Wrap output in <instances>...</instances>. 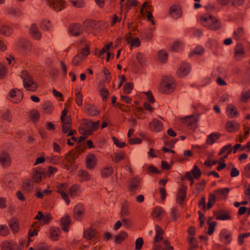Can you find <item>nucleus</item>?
<instances>
[{
  "label": "nucleus",
  "mask_w": 250,
  "mask_h": 250,
  "mask_svg": "<svg viewBox=\"0 0 250 250\" xmlns=\"http://www.w3.org/2000/svg\"><path fill=\"white\" fill-rule=\"evenodd\" d=\"M83 151V148L81 145H77L75 147L71 150L65 156V160L68 164L64 165V167L67 169H69V166H73L75 163V160L78 157L79 154Z\"/></svg>",
  "instance_id": "1"
},
{
  "label": "nucleus",
  "mask_w": 250,
  "mask_h": 250,
  "mask_svg": "<svg viewBox=\"0 0 250 250\" xmlns=\"http://www.w3.org/2000/svg\"><path fill=\"white\" fill-rule=\"evenodd\" d=\"M200 22L204 26L212 30H217L220 27L219 21L214 17L208 14L201 17Z\"/></svg>",
  "instance_id": "2"
},
{
  "label": "nucleus",
  "mask_w": 250,
  "mask_h": 250,
  "mask_svg": "<svg viewBox=\"0 0 250 250\" xmlns=\"http://www.w3.org/2000/svg\"><path fill=\"white\" fill-rule=\"evenodd\" d=\"M20 76L23 80V86L27 90L32 92L36 91L37 85L27 71L22 70Z\"/></svg>",
  "instance_id": "3"
},
{
  "label": "nucleus",
  "mask_w": 250,
  "mask_h": 250,
  "mask_svg": "<svg viewBox=\"0 0 250 250\" xmlns=\"http://www.w3.org/2000/svg\"><path fill=\"white\" fill-rule=\"evenodd\" d=\"M199 117L198 115H190L187 116L184 118L176 119L175 120L176 123L175 124L176 125L177 122L179 120L184 125L189 127L192 129H194L196 128V124L199 121Z\"/></svg>",
  "instance_id": "4"
},
{
  "label": "nucleus",
  "mask_w": 250,
  "mask_h": 250,
  "mask_svg": "<svg viewBox=\"0 0 250 250\" xmlns=\"http://www.w3.org/2000/svg\"><path fill=\"white\" fill-rule=\"evenodd\" d=\"M171 88V77H164L158 86L159 91L164 94H168L170 93Z\"/></svg>",
  "instance_id": "5"
},
{
  "label": "nucleus",
  "mask_w": 250,
  "mask_h": 250,
  "mask_svg": "<svg viewBox=\"0 0 250 250\" xmlns=\"http://www.w3.org/2000/svg\"><path fill=\"white\" fill-rule=\"evenodd\" d=\"M191 70L190 64L187 62H183L179 65L176 72V74L179 78H185L189 75Z\"/></svg>",
  "instance_id": "6"
},
{
  "label": "nucleus",
  "mask_w": 250,
  "mask_h": 250,
  "mask_svg": "<svg viewBox=\"0 0 250 250\" xmlns=\"http://www.w3.org/2000/svg\"><path fill=\"white\" fill-rule=\"evenodd\" d=\"M16 45L18 48L25 54H28L31 50L32 44L30 42L25 39H19Z\"/></svg>",
  "instance_id": "7"
},
{
  "label": "nucleus",
  "mask_w": 250,
  "mask_h": 250,
  "mask_svg": "<svg viewBox=\"0 0 250 250\" xmlns=\"http://www.w3.org/2000/svg\"><path fill=\"white\" fill-rule=\"evenodd\" d=\"M100 124V121L94 122L92 121H89L85 119H83L82 120V125L83 126L89 131L91 134L93 131L97 130L99 127Z\"/></svg>",
  "instance_id": "8"
},
{
  "label": "nucleus",
  "mask_w": 250,
  "mask_h": 250,
  "mask_svg": "<svg viewBox=\"0 0 250 250\" xmlns=\"http://www.w3.org/2000/svg\"><path fill=\"white\" fill-rule=\"evenodd\" d=\"M140 187V181L136 177H133L129 182L128 190L131 195H134Z\"/></svg>",
  "instance_id": "9"
},
{
  "label": "nucleus",
  "mask_w": 250,
  "mask_h": 250,
  "mask_svg": "<svg viewBox=\"0 0 250 250\" xmlns=\"http://www.w3.org/2000/svg\"><path fill=\"white\" fill-rule=\"evenodd\" d=\"M187 195V187L183 186L179 189L176 196V202L180 206H183L184 204Z\"/></svg>",
  "instance_id": "10"
},
{
  "label": "nucleus",
  "mask_w": 250,
  "mask_h": 250,
  "mask_svg": "<svg viewBox=\"0 0 250 250\" xmlns=\"http://www.w3.org/2000/svg\"><path fill=\"white\" fill-rule=\"evenodd\" d=\"M11 158L9 153L5 150L0 153V164L3 167H7L11 164Z\"/></svg>",
  "instance_id": "11"
},
{
  "label": "nucleus",
  "mask_w": 250,
  "mask_h": 250,
  "mask_svg": "<svg viewBox=\"0 0 250 250\" xmlns=\"http://www.w3.org/2000/svg\"><path fill=\"white\" fill-rule=\"evenodd\" d=\"M84 212V207L82 204H78L73 209V217L77 220H81L82 216Z\"/></svg>",
  "instance_id": "12"
},
{
  "label": "nucleus",
  "mask_w": 250,
  "mask_h": 250,
  "mask_svg": "<svg viewBox=\"0 0 250 250\" xmlns=\"http://www.w3.org/2000/svg\"><path fill=\"white\" fill-rule=\"evenodd\" d=\"M29 34L34 39L37 41L40 40L42 38V33L35 23L31 24L29 29Z\"/></svg>",
  "instance_id": "13"
},
{
  "label": "nucleus",
  "mask_w": 250,
  "mask_h": 250,
  "mask_svg": "<svg viewBox=\"0 0 250 250\" xmlns=\"http://www.w3.org/2000/svg\"><path fill=\"white\" fill-rule=\"evenodd\" d=\"M48 4L53 9L56 11H60L64 8L63 2L59 0H46Z\"/></svg>",
  "instance_id": "14"
},
{
  "label": "nucleus",
  "mask_w": 250,
  "mask_h": 250,
  "mask_svg": "<svg viewBox=\"0 0 250 250\" xmlns=\"http://www.w3.org/2000/svg\"><path fill=\"white\" fill-rule=\"evenodd\" d=\"M226 113L230 118H235L239 116V112L236 106L232 104H229L226 107Z\"/></svg>",
  "instance_id": "15"
},
{
  "label": "nucleus",
  "mask_w": 250,
  "mask_h": 250,
  "mask_svg": "<svg viewBox=\"0 0 250 250\" xmlns=\"http://www.w3.org/2000/svg\"><path fill=\"white\" fill-rule=\"evenodd\" d=\"M96 164V157L93 154H90L85 157V165L89 169H92Z\"/></svg>",
  "instance_id": "16"
},
{
  "label": "nucleus",
  "mask_w": 250,
  "mask_h": 250,
  "mask_svg": "<svg viewBox=\"0 0 250 250\" xmlns=\"http://www.w3.org/2000/svg\"><path fill=\"white\" fill-rule=\"evenodd\" d=\"M151 130L155 132L162 131L163 129L162 123L157 119H154L149 124Z\"/></svg>",
  "instance_id": "17"
},
{
  "label": "nucleus",
  "mask_w": 250,
  "mask_h": 250,
  "mask_svg": "<svg viewBox=\"0 0 250 250\" xmlns=\"http://www.w3.org/2000/svg\"><path fill=\"white\" fill-rule=\"evenodd\" d=\"M220 239L225 244L228 245L231 241L230 233L226 229H223L220 234Z\"/></svg>",
  "instance_id": "18"
},
{
  "label": "nucleus",
  "mask_w": 250,
  "mask_h": 250,
  "mask_svg": "<svg viewBox=\"0 0 250 250\" xmlns=\"http://www.w3.org/2000/svg\"><path fill=\"white\" fill-rule=\"evenodd\" d=\"M69 32L72 35L78 36L83 33V30L80 24L75 23L70 26Z\"/></svg>",
  "instance_id": "19"
},
{
  "label": "nucleus",
  "mask_w": 250,
  "mask_h": 250,
  "mask_svg": "<svg viewBox=\"0 0 250 250\" xmlns=\"http://www.w3.org/2000/svg\"><path fill=\"white\" fill-rule=\"evenodd\" d=\"M1 250H17L18 246L13 242L4 241L1 244Z\"/></svg>",
  "instance_id": "20"
},
{
  "label": "nucleus",
  "mask_w": 250,
  "mask_h": 250,
  "mask_svg": "<svg viewBox=\"0 0 250 250\" xmlns=\"http://www.w3.org/2000/svg\"><path fill=\"white\" fill-rule=\"evenodd\" d=\"M229 191V188H220L214 190V193L218 199H223L225 198Z\"/></svg>",
  "instance_id": "21"
},
{
  "label": "nucleus",
  "mask_w": 250,
  "mask_h": 250,
  "mask_svg": "<svg viewBox=\"0 0 250 250\" xmlns=\"http://www.w3.org/2000/svg\"><path fill=\"white\" fill-rule=\"evenodd\" d=\"M245 54V51L241 44H237L234 52V57L237 61L240 60Z\"/></svg>",
  "instance_id": "22"
},
{
  "label": "nucleus",
  "mask_w": 250,
  "mask_h": 250,
  "mask_svg": "<svg viewBox=\"0 0 250 250\" xmlns=\"http://www.w3.org/2000/svg\"><path fill=\"white\" fill-rule=\"evenodd\" d=\"M240 125L235 121H229L226 125V128L228 132H234L239 128Z\"/></svg>",
  "instance_id": "23"
},
{
  "label": "nucleus",
  "mask_w": 250,
  "mask_h": 250,
  "mask_svg": "<svg viewBox=\"0 0 250 250\" xmlns=\"http://www.w3.org/2000/svg\"><path fill=\"white\" fill-rule=\"evenodd\" d=\"M46 176L45 172L41 169H37L33 174L32 177L36 183H40L42 178Z\"/></svg>",
  "instance_id": "24"
},
{
  "label": "nucleus",
  "mask_w": 250,
  "mask_h": 250,
  "mask_svg": "<svg viewBox=\"0 0 250 250\" xmlns=\"http://www.w3.org/2000/svg\"><path fill=\"white\" fill-rule=\"evenodd\" d=\"M8 224L10 229L14 232V233L18 232L19 230V227L18 220L17 219L15 218H12L9 221Z\"/></svg>",
  "instance_id": "25"
},
{
  "label": "nucleus",
  "mask_w": 250,
  "mask_h": 250,
  "mask_svg": "<svg viewBox=\"0 0 250 250\" xmlns=\"http://www.w3.org/2000/svg\"><path fill=\"white\" fill-rule=\"evenodd\" d=\"M97 23L95 21L90 20L84 22V29L86 32H90L96 28Z\"/></svg>",
  "instance_id": "26"
},
{
  "label": "nucleus",
  "mask_w": 250,
  "mask_h": 250,
  "mask_svg": "<svg viewBox=\"0 0 250 250\" xmlns=\"http://www.w3.org/2000/svg\"><path fill=\"white\" fill-rule=\"evenodd\" d=\"M182 10L179 5H173V19H178L182 16Z\"/></svg>",
  "instance_id": "27"
},
{
  "label": "nucleus",
  "mask_w": 250,
  "mask_h": 250,
  "mask_svg": "<svg viewBox=\"0 0 250 250\" xmlns=\"http://www.w3.org/2000/svg\"><path fill=\"white\" fill-rule=\"evenodd\" d=\"M61 232L60 229L58 227H52L50 229V237L54 241L57 240L59 239L60 233Z\"/></svg>",
  "instance_id": "28"
},
{
  "label": "nucleus",
  "mask_w": 250,
  "mask_h": 250,
  "mask_svg": "<svg viewBox=\"0 0 250 250\" xmlns=\"http://www.w3.org/2000/svg\"><path fill=\"white\" fill-rule=\"evenodd\" d=\"M96 234V229L92 228H89L85 230L84 232V237L87 240H90L95 237Z\"/></svg>",
  "instance_id": "29"
},
{
  "label": "nucleus",
  "mask_w": 250,
  "mask_h": 250,
  "mask_svg": "<svg viewBox=\"0 0 250 250\" xmlns=\"http://www.w3.org/2000/svg\"><path fill=\"white\" fill-rule=\"evenodd\" d=\"M6 13L14 17H20L22 15L21 11L18 8L9 7L6 10Z\"/></svg>",
  "instance_id": "30"
},
{
  "label": "nucleus",
  "mask_w": 250,
  "mask_h": 250,
  "mask_svg": "<svg viewBox=\"0 0 250 250\" xmlns=\"http://www.w3.org/2000/svg\"><path fill=\"white\" fill-rule=\"evenodd\" d=\"M205 52L204 48L201 46H198L193 49L189 53V57H193L194 55L202 56L204 54Z\"/></svg>",
  "instance_id": "31"
},
{
  "label": "nucleus",
  "mask_w": 250,
  "mask_h": 250,
  "mask_svg": "<svg viewBox=\"0 0 250 250\" xmlns=\"http://www.w3.org/2000/svg\"><path fill=\"white\" fill-rule=\"evenodd\" d=\"M61 224L62 226V229L65 231H67V228L70 224V217L67 216L62 218L61 219Z\"/></svg>",
  "instance_id": "32"
},
{
  "label": "nucleus",
  "mask_w": 250,
  "mask_h": 250,
  "mask_svg": "<svg viewBox=\"0 0 250 250\" xmlns=\"http://www.w3.org/2000/svg\"><path fill=\"white\" fill-rule=\"evenodd\" d=\"M220 134L218 133H213L209 134L207 139L206 143L208 145H211L219 138Z\"/></svg>",
  "instance_id": "33"
},
{
  "label": "nucleus",
  "mask_w": 250,
  "mask_h": 250,
  "mask_svg": "<svg viewBox=\"0 0 250 250\" xmlns=\"http://www.w3.org/2000/svg\"><path fill=\"white\" fill-rule=\"evenodd\" d=\"M13 32L12 28L8 25H0V33L5 36H9Z\"/></svg>",
  "instance_id": "34"
},
{
  "label": "nucleus",
  "mask_w": 250,
  "mask_h": 250,
  "mask_svg": "<svg viewBox=\"0 0 250 250\" xmlns=\"http://www.w3.org/2000/svg\"><path fill=\"white\" fill-rule=\"evenodd\" d=\"M88 113L91 116H95L99 113L98 110L93 105L88 104L85 106Z\"/></svg>",
  "instance_id": "35"
},
{
  "label": "nucleus",
  "mask_w": 250,
  "mask_h": 250,
  "mask_svg": "<svg viewBox=\"0 0 250 250\" xmlns=\"http://www.w3.org/2000/svg\"><path fill=\"white\" fill-rule=\"evenodd\" d=\"M113 172L112 167H106L102 169L101 174L103 178H106L110 176Z\"/></svg>",
  "instance_id": "36"
},
{
  "label": "nucleus",
  "mask_w": 250,
  "mask_h": 250,
  "mask_svg": "<svg viewBox=\"0 0 250 250\" xmlns=\"http://www.w3.org/2000/svg\"><path fill=\"white\" fill-rule=\"evenodd\" d=\"M216 199L217 198L214 193L213 194L210 193L209 194L208 201V205L207 206V209H209L212 208V207L213 206L214 204L216 202Z\"/></svg>",
  "instance_id": "37"
},
{
  "label": "nucleus",
  "mask_w": 250,
  "mask_h": 250,
  "mask_svg": "<svg viewBox=\"0 0 250 250\" xmlns=\"http://www.w3.org/2000/svg\"><path fill=\"white\" fill-rule=\"evenodd\" d=\"M78 175L81 178V182L89 180L90 178V175L88 172L84 170H79Z\"/></svg>",
  "instance_id": "38"
},
{
  "label": "nucleus",
  "mask_w": 250,
  "mask_h": 250,
  "mask_svg": "<svg viewBox=\"0 0 250 250\" xmlns=\"http://www.w3.org/2000/svg\"><path fill=\"white\" fill-rule=\"evenodd\" d=\"M159 61L162 63H165L167 59V54L165 50H160L158 53Z\"/></svg>",
  "instance_id": "39"
},
{
  "label": "nucleus",
  "mask_w": 250,
  "mask_h": 250,
  "mask_svg": "<svg viewBox=\"0 0 250 250\" xmlns=\"http://www.w3.org/2000/svg\"><path fill=\"white\" fill-rule=\"evenodd\" d=\"M183 49V43L179 41L173 42V52H179Z\"/></svg>",
  "instance_id": "40"
},
{
  "label": "nucleus",
  "mask_w": 250,
  "mask_h": 250,
  "mask_svg": "<svg viewBox=\"0 0 250 250\" xmlns=\"http://www.w3.org/2000/svg\"><path fill=\"white\" fill-rule=\"evenodd\" d=\"M128 204L126 203H124L122 206L121 211V216L122 218H124L126 216H129L130 215V212L128 211Z\"/></svg>",
  "instance_id": "41"
},
{
  "label": "nucleus",
  "mask_w": 250,
  "mask_h": 250,
  "mask_svg": "<svg viewBox=\"0 0 250 250\" xmlns=\"http://www.w3.org/2000/svg\"><path fill=\"white\" fill-rule=\"evenodd\" d=\"M127 236L126 232L122 231L120 232L116 236L115 242L116 243H121Z\"/></svg>",
  "instance_id": "42"
},
{
  "label": "nucleus",
  "mask_w": 250,
  "mask_h": 250,
  "mask_svg": "<svg viewBox=\"0 0 250 250\" xmlns=\"http://www.w3.org/2000/svg\"><path fill=\"white\" fill-rule=\"evenodd\" d=\"M232 151V148L231 147V144H228L226 146H225L221 150L220 152L219 153V155H221L223 154H226L227 155L229 154Z\"/></svg>",
  "instance_id": "43"
},
{
  "label": "nucleus",
  "mask_w": 250,
  "mask_h": 250,
  "mask_svg": "<svg viewBox=\"0 0 250 250\" xmlns=\"http://www.w3.org/2000/svg\"><path fill=\"white\" fill-rule=\"evenodd\" d=\"M84 59L83 57L82 56V55L78 53L73 58L72 64L74 66H77L79 65V63Z\"/></svg>",
  "instance_id": "44"
},
{
  "label": "nucleus",
  "mask_w": 250,
  "mask_h": 250,
  "mask_svg": "<svg viewBox=\"0 0 250 250\" xmlns=\"http://www.w3.org/2000/svg\"><path fill=\"white\" fill-rule=\"evenodd\" d=\"M80 189V187L77 184H74L71 186L69 188V194L71 197L76 196L75 192L79 191Z\"/></svg>",
  "instance_id": "45"
},
{
  "label": "nucleus",
  "mask_w": 250,
  "mask_h": 250,
  "mask_svg": "<svg viewBox=\"0 0 250 250\" xmlns=\"http://www.w3.org/2000/svg\"><path fill=\"white\" fill-rule=\"evenodd\" d=\"M190 172L192 173V176H194L195 179L199 178L201 174V170L198 168V167L196 166H194L193 169Z\"/></svg>",
  "instance_id": "46"
},
{
  "label": "nucleus",
  "mask_w": 250,
  "mask_h": 250,
  "mask_svg": "<svg viewBox=\"0 0 250 250\" xmlns=\"http://www.w3.org/2000/svg\"><path fill=\"white\" fill-rule=\"evenodd\" d=\"M244 34L243 29L242 27H238L233 33V37L235 39H240Z\"/></svg>",
  "instance_id": "47"
},
{
  "label": "nucleus",
  "mask_w": 250,
  "mask_h": 250,
  "mask_svg": "<svg viewBox=\"0 0 250 250\" xmlns=\"http://www.w3.org/2000/svg\"><path fill=\"white\" fill-rule=\"evenodd\" d=\"M133 88V84L132 83H125L124 86V93L129 94Z\"/></svg>",
  "instance_id": "48"
},
{
  "label": "nucleus",
  "mask_w": 250,
  "mask_h": 250,
  "mask_svg": "<svg viewBox=\"0 0 250 250\" xmlns=\"http://www.w3.org/2000/svg\"><path fill=\"white\" fill-rule=\"evenodd\" d=\"M9 232L8 227L5 225H0V235L2 236H6Z\"/></svg>",
  "instance_id": "49"
},
{
  "label": "nucleus",
  "mask_w": 250,
  "mask_h": 250,
  "mask_svg": "<svg viewBox=\"0 0 250 250\" xmlns=\"http://www.w3.org/2000/svg\"><path fill=\"white\" fill-rule=\"evenodd\" d=\"M90 53V47L89 45H86L84 48H83L81 52L79 53L80 54L82 55V56L83 57L84 59H85Z\"/></svg>",
  "instance_id": "50"
},
{
  "label": "nucleus",
  "mask_w": 250,
  "mask_h": 250,
  "mask_svg": "<svg viewBox=\"0 0 250 250\" xmlns=\"http://www.w3.org/2000/svg\"><path fill=\"white\" fill-rule=\"evenodd\" d=\"M16 96H17V99L15 100H11V101H12L13 103H17L20 101L23 98V93L22 91L19 89H16Z\"/></svg>",
  "instance_id": "51"
},
{
  "label": "nucleus",
  "mask_w": 250,
  "mask_h": 250,
  "mask_svg": "<svg viewBox=\"0 0 250 250\" xmlns=\"http://www.w3.org/2000/svg\"><path fill=\"white\" fill-rule=\"evenodd\" d=\"M109 94L108 90L106 88H103L100 90V95L102 97L104 101H106Z\"/></svg>",
  "instance_id": "52"
},
{
  "label": "nucleus",
  "mask_w": 250,
  "mask_h": 250,
  "mask_svg": "<svg viewBox=\"0 0 250 250\" xmlns=\"http://www.w3.org/2000/svg\"><path fill=\"white\" fill-rule=\"evenodd\" d=\"M113 44L112 42H109L108 44L105 45L102 50L99 52V56L100 57L101 55H103L104 53L107 52L112 46Z\"/></svg>",
  "instance_id": "53"
},
{
  "label": "nucleus",
  "mask_w": 250,
  "mask_h": 250,
  "mask_svg": "<svg viewBox=\"0 0 250 250\" xmlns=\"http://www.w3.org/2000/svg\"><path fill=\"white\" fill-rule=\"evenodd\" d=\"M144 244V241L142 238L139 237L137 238L135 241V250H140L142 249Z\"/></svg>",
  "instance_id": "54"
},
{
  "label": "nucleus",
  "mask_w": 250,
  "mask_h": 250,
  "mask_svg": "<svg viewBox=\"0 0 250 250\" xmlns=\"http://www.w3.org/2000/svg\"><path fill=\"white\" fill-rule=\"evenodd\" d=\"M41 26L43 30H49L50 28V21L47 20H43L41 23Z\"/></svg>",
  "instance_id": "55"
},
{
  "label": "nucleus",
  "mask_w": 250,
  "mask_h": 250,
  "mask_svg": "<svg viewBox=\"0 0 250 250\" xmlns=\"http://www.w3.org/2000/svg\"><path fill=\"white\" fill-rule=\"evenodd\" d=\"M31 120L33 122H37L40 118V114L37 111L32 110L30 112Z\"/></svg>",
  "instance_id": "56"
},
{
  "label": "nucleus",
  "mask_w": 250,
  "mask_h": 250,
  "mask_svg": "<svg viewBox=\"0 0 250 250\" xmlns=\"http://www.w3.org/2000/svg\"><path fill=\"white\" fill-rule=\"evenodd\" d=\"M72 5L76 7H83L84 3L83 0H70Z\"/></svg>",
  "instance_id": "57"
},
{
  "label": "nucleus",
  "mask_w": 250,
  "mask_h": 250,
  "mask_svg": "<svg viewBox=\"0 0 250 250\" xmlns=\"http://www.w3.org/2000/svg\"><path fill=\"white\" fill-rule=\"evenodd\" d=\"M136 59L138 61L139 63L143 65L145 63V56L142 53H138L136 55Z\"/></svg>",
  "instance_id": "58"
},
{
  "label": "nucleus",
  "mask_w": 250,
  "mask_h": 250,
  "mask_svg": "<svg viewBox=\"0 0 250 250\" xmlns=\"http://www.w3.org/2000/svg\"><path fill=\"white\" fill-rule=\"evenodd\" d=\"M1 118L4 120H6L10 123H11L12 121V115L11 114L9 110H7L6 112L3 113L1 115Z\"/></svg>",
  "instance_id": "59"
},
{
  "label": "nucleus",
  "mask_w": 250,
  "mask_h": 250,
  "mask_svg": "<svg viewBox=\"0 0 250 250\" xmlns=\"http://www.w3.org/2000/svg\"><path fill=\"white\" fill-rule=\"evenodd\" d=\"M112 140L114 144L119 147L122 148L125 146V142H121L119 139L115 137H113Z\"/></svg>",
  "instance_id": "60"
},
{
  "label": "nucleus",
  "mask_w": 250,
  "mask_h": 250,
  "mask_svg": "<svg viewBox=\"0 0 250 250\" xmlns=\"http://www.w3.org/2000/svg\"><path fill=\"white\" fill-rule=\"evenodd\" d=\"M76 102L78 105L81 106L83 103V95L80 92H77L76 94Z\"/></svg>",
  "instance_id": "61"
},
{
  "label": "nucleus",
  "mask_w": 250,
  "mask_h": 250,
  "mask_svg": "<svg viewBox=\"0 0 250 250\" xmlns=\"http://www.w3.org/2000/svg\"><path fill=\"white\" fill-rule=\"evenodd\" d=\"M140 41L138 38H134L131 40L130 45L133 47H139L140 45Z\"/></svg>",
  "instance_id": "62"
},
{
  "label": "nucleus",
  "mask_w": 250,
  "mask_h": 250,
  "mask_svg": "<svg viewBox=\"0 0 250 250\" xmlns=\"http://www.w3.org/2000/svg\"><path fill=\"white\" fill-rule=\"evenodd\" d=\"M42 108L43 110L47 113H51L52 110V107L51 105L47 103H45L44 104H43Z\"/></svg>",
  "instance_id": "63"
},
{
  "label": "nucleus",
  "mask_w": 250,
  "mask_h": 250,
  "mask_svg": "<svg viewBox=\"0 0 250 250\" xmlns=\"http://www.w3.org/2000/svg\"><path fill=\"white\" fill-rule=\"evenodd\" d=\"M115 156L114 158V161L116 163H118L119 161H121L124 159V154L122 152H120L118 153H115L114 154Z\"/></svg>",
  "instance_id": "64"
}]
</instances>
